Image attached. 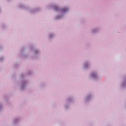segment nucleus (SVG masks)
Wrapping results in <instances>:
<instances>
[{"mask_svg":"<svg viewBox=\"0 0 126 126\" xmlns=\"http://www.w3.org/2000/svg\"><path fill=\"white\" fill-rule=\"evenodd\" d=\"M28 47L30 50H27L25 46L21 47L19 51V56L24 59H39L41 53V50L38 48H35L34 45L32 43L29 44Z\"/></svg>","mask_w":126,"mask_h":126,"instance_id":"obj_1","label":"nucleus"},{"mask_svg":"<svg viewBox=\"0 0 126 126\" xmlns=\"http://www.w3.org/2000/svg\"><path fill=\"white\" fill-rule=\"evenodd\" d=\"M32 74V72L30 70L27 71L26 73L22 72L19 74L18 78L14 81L15 84L21 92L25 91L30 83V80L26 78V75L30 76Z\"/></svg>","mask_w":126,"mask_h":126,"instance_id":"obj_2","label":"nucleus"},{"mask_svg":"<svg viewBox=\"0 0 126 126\" xmlns=\"http://www.w3.org/2000/svg\"><path fill=\"white\" fill-rule=\"evenodd\" d=\"M17 7L18 9L24 10L32 14L38 13L42 10V8L41 7H38L35 8L30 7L23 3H19Z\"/></svg>","mask_w":126,"mask_h":126,"instance_id":"obj_3","label":"nucleus"},{"mask_svg":"<svg viewBox=\"0 0 126 126\" xmlns=\"http://www.w3.org/2000/svg\"><path fill=\"white\" fill-rule=\"evenodd\" d=\"M70 8L68 6H65L62 7L60 15L56 16V19L60 20L64 18L65 15L69 12Z\"/></svg>","mask_w":126,"mask_h":126,"instance_id":"obj_4","label":"nucleus"},{"mask_svg":"<svg viewBox=\"0 0 126 126\" xmlns=\"http://www.w3.org/2000/svg\"><path fill=\"white\" fill-rule=\"evenodd\" d=\"M74 101V97L73 95L69 96L66 100L65 102L63 105V108L65 110L69 109L70 107L71 103Z\"/></svg>","mask_w":126,"mask_h":126,"instance_id":"obj_5","label":"nucleus"},{"mask_svg":"<svg viewBox=\"0 0 126 126\" xmlns=\"http://www.w3.org/2000/svg\"><path fill=\"white\" fill-rule=\"evenodd\" d=\"M88 78L90 79L95 81H98L100 79L99 73L96 71H93L91 72L89 75Z\"/></svg>","mask_w":126,"mask_h":126,"instance_id":"obj_6","label":"nucleus"},{"mask_svg":"<svg viewBox=\"0 0 126 126\" xmlns=\"http://www.w3.org/2000/svg\"><path fill=\"white\" fill-rule=\"evenodd\" d=\"M93 98V94L92 93H89L86 94L83 98V102L86 104H89Z\"/></svg>","mask_w":126,"mask_h":126,"instance_id":"obj_7","label":"nucleus"},{"mask_svg":"<svg viewBox=\"0 0 126 126\" xmlns=\"http://www.w3.org/2000/svg\"><path fill=\"white\" fill-rule=\"evenodd\" d=\"M118 87L121 90L126 89V74L124 75L123 76L122 80L119 84Z\"/></svg>","mask_w":126,"mask_h":126,"instance_id":"obj_8","label":"nucleus"},{"mask_svg":"<svg viewBox=\"0 0 126 126\" xmlns=\"http://www.w3.org/2000/svg\"><path fill=\"white\" fill-rule=\"evenodd\" d=\"M91 66L90 62L89 61H86L84 62L82 65V69L84 70L89 69Z\"/></svg>","mask_w":126,"mask_h":126,"instance_id":"obj_9","label":"nucleus"},{"mask_svg":"<svg viewBox=\"0 0 126 126\" xmlns=\"http://www.w3.org/2000/svg\"><path fill=\"white\" fill-rule=\"evenodd\" d=\"M45 9L46 10H49L52 9L53 10H55V3L52 2L47 4L46 5Z\"/></svg>","mask_w":126,"mask_h":126,"instance_id":"obj_10","label":"nucleus"},{"mask_svg":"<svg viewBox=\"0 0 126 126\" xmlns=\"http://www.w3.org/2000/svg\"><path fill=\"white\" fill-rule=\"evenodd\" d=\"M100 28V27L98 26L94 27L91 29L90 32L92 34H96L99 32Z\"/></svg>","mask_w":126,"mask_h":126,"instance_id":"obj_11","label":"nucleus"},{"mask_svg":"<svg viewBox=\"0 0 126 126\" xmlns=\"http://www.w3.org/2000/svg\"><path fill=\"white\" fill-rule=\"evenodd\" d=\"M20 118L18 117H16L14 118L12 121L11 124L13 126H15L17 125L20 121Z\"/></svg>","mask_w":126,"mask_h":126,"instance_id":"obj_12","label":"nucleus"},{"mask_svg":"<svg viewBox=\"0 0 126 126\" xmlns=\"http://www.w3.org/2000/svg\"><path fill=\"white\" fill-rule=\"evenodd\" d=\"M2 97L4 99V101L8 105H10L11 104V102L9 100V97L7 94H4L2 95Z\"/></svg>","mask_w":126,"mask_h":126,"instance_id":"obj_13","label":"nucleus"},{"mask_svg":"<svg viewBox=\"0 0 126 126\" xmlns=\"http://www.w3.org/2000/svg\"><path fill=\"white\" fill-rule=\"evenodd\" d=\"M54 33L50 32L48 33L47 37L49 41H52L54 39Z\"/></svg>","mask_w":126,"mask_h":126,"instance_id":"obj_14","label":"nucleus"},{"mask_svg":"<svg viewBox=\"0 0 126 126\" xmlns=\"http://www.w3.org/2000/svg\"><path fill=\"white\" fill-rule=\"evenodd\" d=\"M62 9V8L60 6L56 4L55 9L56 12L57 13V16L60 15Z\"/></svg>","mask_w":126,"mask_h":126,"instance_id":"obj_15","label":"nucleus"},{"mask_svg":"<svg viewBox=\"0 0 126 126\" xmlns=\"http://www.w3.org/2000/svg\"><path fill=\"white\" fill-rule=\"evenodd\" d=\"M0 27L1 29L3 30L6 29L7 28V25L3 23H2L0 25Z\"/></svg>","mask_w":126,"mask_h":126,"instance_id":"obj_16","label":"nucleus"},{"mask_svg":"<svg viewBox=\"0 0 126 126\" xmlns=\"http://www.w3.org/2000/svg\"><path fill=\"white\" fill-rule=\"evenodd\" d=\"M16 73H13L12 75V79L14 80V81L16 80V79H16Z\"/></svg>","mask_w":126,"mask_h":126,"instance_id":"obj_17","label":"nucleus"},{"mask_svg":"<svg viewBox=\"0 0 126 126\" xmlns=\"http://www.w3.org/2000/svg\"><path fill=\"white\" fill-rule=\"evenodd\" d=\"M46 83L45 82H41L40 85V87L41 88H44L46 86Z\"/></svg>","mask_w":126,"mask_h":126,"instance_id":"obj_18","label":"nucleus"},{"mask_svg":"<svg viewBox=\"0 0 126 126\" xmlns=\"http://www.w3.org/2000/svg\"><path fill=\"white\" fill-rule=\"evenodd\" d=\"M4 107L2 103H0V112L3 111V110Z\"/></svg>","mask_w":126,"mask_h":126,"instance_id":"obj_19","label":"nucleus"},{"mask_svg":"<svg viewBox=\"0 0 126 126\" xmlns=\"http://www.w3.org/2000/svg\"><path fill=\"white\" fill-rule=\"evenodd\" d=\"M14 68H16L18 67L19 64L18 63H14Z\"/></svg>","mask_w":126,"mask_h":126,"instance_id":"obj_20","label":"nucleus"},{"mask_svg":"<svg viewBox=\"0 0 126 126\" xmlns=\"http://www.w3.org/2000/svg\"><path fill=\"white\" fill-rule=\"evenodd\" d=\"M4 57L1 56L0 57V62H3L4 60Z\"/></svg>","mask_w":126,"mask_h":126,"instance_id":"obj_21","label":"nucleus"},{"mask_svg":"<svg viewBox=\"0 0 126 126\" xmlns=\"http://www.w3.org/2000/svg\"><path fill=\"white\" fill-rule=\"evenodd\" d=\"M3 46L2 45H0V50H3Z\"/></svg>","mask_w":126,"mask_h":126,"instance_id":"obj_22","label":"nucleus"},{"mask_svg":"<svg viewBox=\"0 0 126 126\" xmlns=\"http://www.w3.org/2000/svg\"><path fill=\"white\" fill-rule=\"evenodd\" d=\"M1 7L0 6V13H1Z\"/></svg>","mask_w":126,"mask_h":126,"instance_id":"obj_23","label":"nucleus"},{"mask_svg":"<svg viewBox=\"0 0 126 126\" xmlns=\"http://www.w3.org/2000/svg\"><path fill=\"white\" fill-rule=\"evenodd\" d=\"M6 0L8 2H10V1H12V0Z\"/></svg>","mask_w":126,"mask_h":126,"instance_id":"obj_24","label":"nucleus"},{"mask_svg":"<svg viewBox=\"0 0 126 126\" xmlns=\"http://www.w3.org/2000/svg\"><path fill=\"white\" fill-rule=\"evenodd\" d=\"M125 27H126V25H125Z\"/></svg>","mask_w":126,"mask_h":126,"instance_id":"obj_25","label":"nucleus"}]
</instances>
